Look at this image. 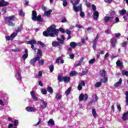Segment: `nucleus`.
Masks as SVG:
<instances>
[{
  "instance_id": "obj_53",
  "label": "nucleus",
  "mask_w": 128,
  "mask_h": 128,
  "mask_svg": "<svg viewBox=\"0 0 128 128\" xmlns=\"http://www.w3.org/2000/svg\"><path fill=\"white\" fill-rule=\"evenodd\" d=\"M82 10H78V12H80V16L81 18H84V12H82Z\"/></svg>"
},
{
  "instance_id": "obj_39",
  "label": "nucleus",
  "mask_w": 128,
  "mask_h": 128,
  "mask_svg": "<svg viewBox=\"0 0 128 128\" xmlns=\"http://www.w3.org/2000/svg\"><path fill=\"white\" fill-rule=\"evenodd\" d=\"M64 76H58V80L59 82H64Z\"/></svg>"
},
{
  "instance_id": "obj_25",
  "label": "nucleus",
  "mask_w": 128,
  "mask_h": 128,
  "mask_svg": "<svg viewBox=\"0 0 128 128\" xmlns=\"http://www.w3.org/2000/svg\"><path fill=\"white\" fill-rule=\"evenodd\" d=\"M24 28V26L22 24H21L20 27H18L17 29L16 30V32H17L16 34H18L20 32H22V28Z\"/></svg>"
},
{
  "instance_id": "obj_60",
  "label": "nucleus",
  "mask_w": 128,
  "mask_h": 128,
  "mask_svg": "<svg viewBox=\"0 0 128 128\" xmlns=\"http://www.w3.org/2000/svg\"><path fill=\"white\" fill-rule=\"evenodd\" d=\"M59 30H60V32H62V34H64V32H66V30H64L63 29V28H59Z\"/></svg>"
},
{
  "instance_id": "obj_11",
  "label": "nucleus",
  "mask_w": 128,
  "mask_h": 128,
  "mask_svg": "<svg viewBox=\"0 0 128 128\" xmlns=\"http://www.w3.org/2000/svg\"><path fill=\"white\" fill-rule=\"evenodd\" d=\"M64 40H66V38L64 35H61V38H58V37L57 38V40L59 42L60 44H64Z\"/></svg>"
},
{
  "instance_id": "obj_2",
  "label": "nucleus",
  "mask_w": 128,
  "mask_h": 128,
  "mask_svg": "<svg viewBox=\"0 0 128 128\" xmlns=\"http://www.w3.org/2000/svg\"><path fill=\"white\" fill-rule=\"evenodd\" d=\"M36 12L33 10L32 12V20H34V22H36V20L37 22H44V20L42 18V16L40 14L36 16Z\"/></svg>"
},
{
  "instance_id": "obj_44",
  "label": "nucleus",
  "mask_w": 128,
  "mask_h": 128,
  "mask_svg": "<svg viewBox=\"0 0 128 128\" xmlns=\"http://www.w3.org/2000/svg\"><path fill=\"white\" fill-rule=\"evenodd\" d=\"M28 54H23V56H22V58L24 60H26V58H28Z\"/></svg>"
},
{
  "instance_id": "obj_16",
  "label": "nucleus",
  "mask_w": 128,
  "mask_h": 128,
  "mask_svg": "<svg viewBox=\"0 0 128 128\" xmlns=\"http://www.w3.org/2000/svg\"><path fill=\"white\" fill-rule=\"evenodd\" d=\"M8 5V2L4 1V0H0V6H6Z\"/></svg>"
},
{
  "instance_id": "obj_18",
  "label": "nucleus",
  "mask_w": 128,
  "mask_h": 128,
  "mask_svg": "<svg viewBox=\"0 0 128 128\" xmlns=\"http://www.w3.org/2000/svg\"><path fill=\"white\" fill-rule=\"evenodd\" d=\"M58 62H60V64H64V60H62V56H59L56 60V64H58Z\"/></svg>"
},
{
  "instance_id": "obj_23",
  "label": "nucleus",
  "mask_w": 128,
  "mask_h": 128,
  "mask_svg": "<svg viewBox=\"0 0 128 128\" xmlns=\"http://www.w3.org/2000/svg\"><path fill=\"white\" fill-rule=\"evenodd\" d=\"M48 124L49 126H54V120L51 118L48 122Z\"/></svg>"
},
{
  "instance_id": "obj_48",
  "label": "nucleus",
  "mask_w": 128,
  "mask_h": 128,
  "mask_svg": "<svg viewBox=\"0 0 128 128\" xmlns=\"http://www.w3.org/2000/svg\"><path fill=\"white\" fill-rule=\"evenodd\" d=\"M41 92L42 94L46 95V94H48V91H46V90L43 88L41 90Z\"/></svg>"
},
{
  "instance_id": "obj_22",
  "label": "nucleus",
  "mask_w": 128,
  "mask_h": 128,
  "mask_svg": "<svg viewBox=\"0 0 128 128\" xmlns=\"http://www.w3.org/2000/svg\"><path fill=\"white\" fill-rule=\"evenodd\" d=\"M38 52L36 54V58L40 59L42 58V51L40 49H38Z\"/></svg>"
},
{
  "instance_id": "obj_29",
  "label": "nucleus",
  "mask_w": 128,
  "mask_h": 128,
  "mask_svg": "<svg viewBox=\"0 0 128 128\" xmlns=\"http://www.w3.org/2000/svg\"><path fill=\"white\" fill-rule=\"evenodd\" d=\"M84 58H82L79 62L74 65V66H80V64L84 62Z\"/></svg>"
},
{
  "instance_id": "obj_45",
  "label": "nucleus",
  "mask_w": 128,
  "mask_h": 128,
  "mask_svg": "<svg viewBox=\"0 0 128 128\" xmlns=\"http://www.w3.org/2000/svg\"><path fill=\"white\" fill-rule=\"evenodd\" d=\"M98 38H100V36H98V35H97L95 38V39L93 40L94 44H96L98 42Z\"/></svg>"
},
{
  "instance_id": "obj_26",
  "label": "nucleus",
  "mask_w": 128,
  "mask_h": 128,
  "mask_svg": "<svg viewBox=\"0 0 128 128\" xmlns=\"http://www.w3.org/2000/svg\"><path fill=\"white\" fill-rule=\"evenodd\" d=\"M42 76V70H40L38 74L35 75L36 78H40Z\"/></svg>"
},
{
  "instance_id": "obj_63",
  "label": "nucleus",
  "mask_w": 128,
  "mask_h": 128,
  "mask_svg": "<svg viewBox=\"0 0 128 128\" xmlns=\"http://www.w3.org/2000/svg\"><path fill=\"white\" fill-rule=\"evenodd\" d=\"M66 22V17L63 18L61 20V22Z\"/></svg>"
},
{
  "instance_id": "obj_52",
  "label": "nucleus",
  "mask_w": 128,
  "mask_h": 128,
  "mask_svg": "<svg viewBox=\"0 0 128 128\" xmlns=\"http://www.w3.org/2000/svg\"><path fill=\"white\" fill-rule=\"evenodd\" d=\"M19 15L20 16H24V12H22V10H20L19 11Z\"/></svg>"
},
{
  "instance_id": "obj_31",
  "label": "nucleus",
  "mask_w": 128,
  "mask_h": 128,
  "mask_svg": "<svg viewBox=\"0 0 128 128\" xmlns=\"http://www.w3.org/2000/svg\"><path fill=\"white\" fill-rule=\"evenodd\" d=\"M122 78H120L119 81L115 83L114 86H120V84H122Z\"/></svg>"
},
{
  "instance_id": "obj_58",
  "label": "nucleus",
  "mask_w": 128,
  "mask_h": 128,
  "mask_svg": "<svg viewBox=\"0 0 128 128\" xmlns=\"http://www.w3.org/2000/svg\"><path fill=\"white\" fill-rule=\"evenodd\" d=\"M78 90H82V86L80 84H78Z\"/></svg>"
},
{
  "instance_id": "obj_57",
  "label": "nucleus",
  "mask_w": 128,
  "mask_h": 128,
  "mask_svg": "<svg viewBox=\"0 0 128 128\" xmlns=\"http://www.w3.org/2000/svg\"><path fill=\"white\" fill-rule=\"evenodd\" d=\"M12 52H20V48H16L15 49H13L12 50Z\"/></svg>"
},
{
  "instance_id": "obj_59",
  "label": "nucleus",
  "mask_w": 128,
  "mask_h": 128,
  "mask_svg": "<svg viewBox=\"0 0 128 128\" xmlns=\"http://www.w3.org/2000/svg\"><path fill=\"white\" fill-rule=\"evenodd\" d=\"M18 120H15L14 121V126H18Z\"/></svg>"
},
{
  "instance_id": "obj_62",
  "label": "nucleus",
  "mask_w": 128,
  "mask_h": 128,
  "mask_svg": "<svg viewBox=\"0 0 128 128\" xmlns=\"http://www.w3.org/2000/svg\"><path fill=\"white\" fill-rule=\"evenodd\" d=\"M92 9L94 12H96V7L94 6V4L92 5Z\"/></svg>"
},
{
  "instance_id": "obj_10",
  "label": "nucleus",
  "mask_w": 128,
  "mask_h": 128,
  "mask_svg": "<svg viewBox=\"0 0 128 128\" xmlns=\"http://www.w3.org/2000/svg\"><path fill=\"white\" fill-rule=\"evenodd\" d=\"M38 60H40V58L38 57L34 58H33L30 60V64H32V66H34V64H36V62H38Z\"/></svg>"
},
{
  "instance_id": "obj_27",
  "label": "nucleus",
  "mask_w": 128,
  "mask_h": 128,
  "mask_svg": "<svg viewBox=\"0 0 128 128\" xmlns=\"http://www.w3.org/2000/svg\"><path fill=\"white\" fill-rule=\"evenodd\" d=\"M78 46V43L76 42H70V46L72 48H74Z\"/></svg>"
},
{
  "instance_id": "obj_21",
  "label": "nucleus",
  "mask_w": 128,
  "mask_h": 128,
  "mask_svg": "<svg viewBox=\"0 0 128 128\" xmlns=\"http://www.w3.org/2000/svg\"><path fill=\"white\" fill-rule=\"evenodd\" d=\"M88 72V70L86 69L85 71H82V72H79L78 75L80 76H86Z\"/></svg>"
},
{
  "instance_id": "obj_64",
  "label": "nucleus",
  "mask_w": 128,
  "mask_h": 128,
  "mask_svg": "<svg viewBox=\"0 0 128 128\" xmlns=\"http://www.w3.org/2000/svg\"><path fill=\"white\" fill-rule=\"evenodd\" d=\"M66 32L67 34H68V36H70V30H67L66 31Z\"/></svg>"
},
{
  "instance_id": "obj_7",
  "label": "nucleus",
  "mask_w": 128,
  "mask_h": 128,
  "mask_svg": "<svg viewBox=\"0 0 128 128\" xmlns=\"http://www.w3.org/2000/svg\"><path fill=\"white\" fill-rule=\"evenodd\" d=\"M98 98L96 94H94L92 96V99L91 102H89L88 106H92V104H94V102H98Z\"/></svg>"
},
{
  "instance_id": "obj_46",
  "label": "nucleus",
  "mask_w": 128,
  "mask_h": 128,
  "mask_svg": "<svg viewBox=\"0 0 128 128\" xmlns=\"http://www.w3.org/2000/svg\"><path fill=\"white\" fill-rule=\"evenodd\" d=\"M38 44H40L42 47L46 48V45L44 44L41 41H38Z\"/></svg>"
},
{
  "instance_id": "obj_13",
  "label": "nucleus",
  "mask_w": 128,
  "mask_h": 128,
  "mask_svg": "<svg viewBox=\"0 0 128 128\" xmlns=\"http://www.w3.org/2000/svg\"><path fill=\"white\" fill-rule=\"evenodd\" d=\"M116 64L118 66H119L120 70H122L124 68V64L120 61V60H118L116 62Z\"/></svg>"
},
{
  "instance_id": "obj_54",
  "label": "nucleus",
  "mask_w": 128,
  "mask_h": 128,
  "mask_svg": "<svg viewBox=\"0 0 128 128\" xmlns=\"http://www.w3.org/2000/svg\"><path fill=\"white\" fill-rule=\"evenodd\" d=\"M100 82H102L106 83V82H108V78L104 77L103 79L100 80Z\"/></svg>"
},
{
  "instance_id": "obj_38",
  "label": "nucleus",
  "mask_w": 128,
  "mask_h": 128,
  "mask_svg": "<svg viewBox=\"0 0 128 128\" xmlns=\"http://www.w3.org/2000/svg\"><path fill=\"white\" fill-rule=\"evenodd\" d=\"M60 42H54L52 43V46H53L56 47L58 46H60Z\"/></svg>"
},
{
  "instance_id": "obj_37",
  "label": "nucleus",
  "mask_w": 128,
  "mask_h": 128,
  "mask_svg": "<svg viewBox=\"0 0 128 128\" xmlns=\"http://www.w3.org/2000/svg\"><path fill=\"white\" fill-rule=\"evenodd\" d=\"M70 92H72V86L69 87L68 89L66 91L65 94L66 96H68V94H70Z\"/></svg>"
},
{
  "instance_id": "obj_8",
  "label": "nucleus",
  "mask_w": 128,
  "mask_h": 128,
  "mask_svg": "<svg viewBox=\"0 0 128 128\" xmlns=\"http://www.w3.org/2000/svg\"><path fill=\"white\" fill-rule=\"evenodd\" d=\"M110 42H111V45H110L111 48H116V45L118 44V40H116V38H112L110 40Z\"/></svg>"
},
{
  "instance_id": "obj_36",
  "label": "nucleus",
  "mask_w": 128,
  "mask_h": 128,
  "mask_svg": "<svg viewBox=\"0 0 128 128\" xmlns=\"http://www.w3.org/2000/svg\"><path fill=\"white\" fill-rule=\"evenodd\" d=\"M47 91L51 94L54 93V89H52V88L50 86L47 87Z\"/></svg>"
},
{
  "instance_id": "obj_50",
  "label": "nucleus",
  "mask_w": 128,
  "mask_h": 128,
  "mask_svg": "<svg viewBox=\"0 0 128 128\" xmlns=\"http://www.w3.org/2000/svg\"><path fill=\"white\" fill-rule=\"evenodd\" d=\"M122 74L123 76H128V72L126 71V70H123L122 71Z\"/></svg>"
},
{
  "instance_id": "obj_14",
  "label": "nucleus",
  "mask_w": 128,
  "mask_h": 128,
  "mask_svg": "<svg viewBox=\"0 0 128 128\" xmlns=\"http://www.w3.org/2000/svg\"><path fill=\"white\" fill-rule=\"evenodd\" d=\"M16 18V16L13 15L11 16L6 17L5 18V21H8V22H13V20H14Z\"/></svg>"
},
{
  "instance_id": "obj_15",
  "label": "nucleus",
  "mask_w": 128,
  "mask_h": 128,
  "mask_svg": "<svg viewBox=\"0 0 128 128\" xmlns=\"http://www.w3.org/2000/svg\"><path fill=\"white\" fill-rule=\"evenodd\" d=\"M42 104H40L41 108L42 110H44L46 106H48V103L46 102H44V100H41Z\"/></svg>"
},
{
  "instance_id": "obj_5",
  "label": "nucleus",
  "mask_w": 128,
  "mask_h": 128,
  "mask_svg": "<svg viewBox=\"0 0 128 128\" xmlns=\"http://www.w3.org/2000/svg\"><path fill=\"white\" fill-rule=\"evenodd\" d=\"M30 94L32 98L34 100V102H38V95L36 92L34 90L31 91Z\"/></svg>"
},
{
  "instance_id": "obj_28",
  "label": "nucleus",
  "mask_w": 128,
  "mask_h": 128,
  "mask_svg": "<svg viewBox=\"0 0 128 128\" xmlns=\"http://www.w3.org/2000/svg\"><path fill=\"white\" fill-rule=\"evenodd\" d=\"M6 24L10 26H14V24L12 22V21H5Z\"/></svg>"
},
{
  "instance_id": "obj_42",
  "label": "nucleus",
  "mask_w": 128,
  "mask_h": 128,
  "mask_svg": "<svg viewBox=\"0 0 128 128\" xmlns=\"http://www.w3.org/2000/svg\"><path fill=\"white\" fill-rule=\"evenodd\" d=\"M76 74H78V72L76 71H71L70 74V75L72 76H76Z\"/></svg>"
},
{
  "instance_id": "obj_20",
  "label": "nucleus",
  "mask_w": 128,
  "mask_h": 128,
  "mask_svg": "<svg viewBox=\"0 0 128 128\" xmlns=\"http://www.w3.org/2000/svg\"><path fill=\"white\" fill-rule=\"evenodd\" d=\"M52 12V10H50L48 11H46L43 14L44 16H48V17L50 16V13Z\"/></svg>"
},
{
  "instance_id": "obj_9",
  "label": "nucleus",
  "mask_w": 128,
  "mask_h": 128,
  "mask_svg": "<svg viewBox=\"0 0 128 128\" xmlns=\"http://www.w3.org/2000/svg\"><path fill=\"white\" fill-rule=\"evenodd\" d=\"M18 36V33H12L10 36H6L7 40H12L14 38H16Z\"/></svg>"
},
{
  "instance_id": "obj_40",
  "label": "nucleus",
  "mask_w": 128,
  "mask_h": 128,
  "mask_svg": "<svg viewBox=\"0 0 128 128\" xmlns=\"http://www.w3.org/2000/svg\"><path fill=\"white\" fill-rule=\"evenodd\" d=\"M100 76H106V70H103L100 72Z\"/></svg>"
},
{
  "instance_id": "obj_49",
  "label": "nucleus",
  "mask_w": 128,
  "mask_h": 128,
  "mask_svg": "<svg viewBox=\"0 0 128 128\" xmlns=\"http://www.w3.org/2000/svg\"><path fill=\"white\" fill-rule=\"evenodd\" d=\"M49 69L50 72H54V65L50 66H49Z\"/></svg>"
},
{
  "instance_id": "obj_3",
  "label": "nucleus",
  "mask_w": 128,
  "mask_h": 128,
  "mask_svg": "<svg viewBox=\"0 0 128 128\" xmlns=\"http://www.w3.org/2000/svg\"><path fill=\"white\" fill-rule=\"evenodd\" d=\"M80 0H76L74 3H73V10L74 12H78V10H82V5L80 4L78 6H76L78 4H80Z\"/></svg>"
},
{
  "instance_id": "obj_24",
  "label": "nucleus",
  "mask_w": 128,
  "mask_h": 128,
  "mask_svg": "<svg viewBox=\"0 0 128 128\" xmlns=\"http://www.w3.org/2000/svg\"><path fill=\"white\" fill-rule=\"evenodd\" d=\"M62 98V94L60 93H56L55 100H60Z\"/></svg>"
},
{
  "instance_id": "obj_61",
  "label": "nucleus",
  "mask_w": 128,
  "mask_h": 128,
  "mask_svg": "<svg viewBox=\"0 0 128 128\" xmlns=\"http://www.w3.org/2000/svg\"><path fill=\"white\" fill-rule=\"evenodd\" d=\"M2 12L3 14H6V8H4L2 10Z\"/></svg>"
},
{
  "instance_id": "obj_32",
  "label": "nucleus",
  "mask_w": 128,
  "mask_h": 128,
  "mask_svg": "<svg viewBox=\"0 0 128 128\" xmlns=\"http://www.w3.org/2000/svg\"><path fill=\"white\" fill-rule=\"evenodd\" d=\"M36 44V42L34 40H30V41L27 42V44H30L31 46H32L34 44Z\"/></svg>"
},
{
  "instance_id": "obj_56",
  "label": "nucleus",
  "mask_w": 128,
  "mask_h": 128,
  "mask_svg": "<svg viewBox=\"0 0 128 128\" xmlns=\"http://www.w3.org/2000/svg\"><path fill=\"white\" fill-rule=\"evenodd\" d=\"M62 2H63V6H68V2H66V0H61Z\"/></svg>"
},
{
  "instance_id": "obj_33",
  "label": "nucleus",
  "mask_w": 128,
  "mask_h": 128,
  "mask_svg": "<svg viewBox=\"0 0 128 128\" xmlns=\"http://www.w3.org/2000/svg\"><path fill=\"white\" fill-rule=\"evenodd\" d=\"M122 120H128V113L125 112L122 114Z\"/></svg>"
},
{
  "instance_id": "obj_17",
  "label": "nucleus",
  "mask_w": 128,
  "mask_h": 128,
  "mask_svg": "<svg viewBox=\"0 0 128 128\" xmlns=\"http://www.w3.org/2000/svg\"><path fill=\"white\" fill-rule=\"evenodd\" d=\"M100 14H98V11L94 12L93 14L94 19L95 20H98V18Z\"/></svg>"
},
{
  "instance_id": "obj_6",
  "label": "nucleus",
  "mask_w": 128,
  "mask_h": 128,
  "mask_svg": "<svg viewBox=\"0 0 128 128\" xmlns=\"http://www.w3.org/2000/svg\"><path fill=\"white\" fill-rule=\"evenodd\" d=\"M88 94H81L79 96V100L80 102H82V100H88Z\"/></svg>"
},
{
  "instance_id": "obj_47",
  "label": "nucleus",
  "mask_w": 128,
  "mask_h": 128,
  "mask_svg": "<svg viewBox=\"0 0 128 128\" xmlns=\"http://www.w3.org/2000/svg\"><path fill=\"white\" fill-rule=\"evenodd\" d=\"M100 86H102V82H98L94 84L95 88H100Z\"/></svg>"
},
{
  "instance_id": "obj_41",
  "label": "nucleus",
  "mask_w": 128,
  "mask_h": 128,
  "mask_svg": "<svg viewBox=\"0 0 128 128\" xmlns=\"http://www.w3.org/2000/svg\"><path fill=\"white\" fill-rule=\"evenodd\" d=\"M126 12V10L123 9L122 10H119V14L120 16H124Z\"/></svg>"
},
{
  "instance_id": "obj_34",
  "label": "nucleus",
  "mask_w": 128,
  "mask_h": 128,
  "mask_svg": "<svg viewBox=\"0 0 128 128\" xmlns=\"http://www.w3.org/2000/svg\"><path fill=\"white\" fill-rule=\"evenodd\" d=\"M38 64L40 66H44V60L42 59H41V60L39 59L38 60Z\"/></svg>"
},
{
  "instance_id": "obj_51",
  "label": "nucleus",
  "mask_w": 128,
  "mask_h": 128,
  "mask_svg": "<svg viewBox=\"0 0 128 128\" xmlns=\"http://www.w3.org/2000/svg\"><path fill=\"white\" fill-rule=\"evenodd\" d=\"M116 106L119 112H120V110H122V107H120V103H117Z\"/></svg>"
},
{
  "instance_id": "obj_30",
  "label": "nucleus",
  "mask_w": 128,
  "mask_h": 128,
  "mask_svg": "<svg viewBox=\"0 0 128 128\" xmlns=\"http://www.w3.org/2000/svg\"><path fill=\"white\" fill-rule=\"evenodd\" d=\"M70 80V78L68 76H64L63 82L66 84L69 82Z\"/></svg>"
},
{
  "instance_id": "obj_1",
  "label": "nucleus",
  "mask_w": 128,
  "mask_h": 128,
  "mask_svg": "<svg viewBox=\"0 0 128 128\" xmlns=\"http://www.w3.org/2000/svg\"><path fill=\"white\" fill-rule=\"evenodd\" d=\"M55 36L58 34V30L56 29V26L52 25L47 28V30L43 32L44 36H52L54 37Z\"/></svg>"
},
{
  "instance_id": "obj_43",
  "label": "nucleus",
  "mask_w": 128,
  "mask_h": 128,
  "mask_svg": "<svg viewBox=\"0 0 128 128\" xmlns=\"http://www.w3.org/2000/svg\"><path fill=\"white\" fill-rule=\"evenodd\" d=\"M126 97V106H128V91L126 92L125 94Z\"/></svg>"
},
{
  "instance_id": "obj_55",
  "label": "nucleus",
  "mask_w": 128,
  "mask_h": 128,
  "mask_svg": "<svg viewBox=\"0 0 128 128\" xmlns=\"http://www.w3.org/2000/svg\"><path fill=\"white\" fill-rule=\"evenodd\" d=\"M96 62V58H92L90 60L88 61V64H92L94 62Z\"/></svg>"
},
{
  "instance_id": "obj_19",
  "label": "nucleus",
  "mask_w": 128,
  "mask_h": 128,
  "mask_svg": "<svg viewBox=\"0 0 128 128\" xmlns=\"http://www.w3.org/2000/svg\"><path fill=\"white\" fill-rule=\"evenodd\" d=\"M112 20H114V17L105 16L104 18L105 22H112Z\"/></svg>"
},
{
  "instance_id": "obj_12",
  "label": "nucleus",
  "mask_w": 128,
  "mask_h": 128,
  "mask_svg": "<svg viewBox=\"0 0 128 128\" xmlns=\"http://www.w3.org/2000/svg\"><path fill=\"white\" fill-rule=\"evenodd\" d=\"M26 110L27 112H36V108L32 106L26 107Z\"/></svg>"
},
{
  "instance_id": "obj_35",
  "label": "nucleus",
  "mask_w": 128,
  "mask_h": 128,
  "mask_svg": "<svg viewBox=\"0 0 128 128\" xmlns=\"http://www.w3.org/2000/svg\"><path fill=\"white\" fill-rule=\"evenodd\" d=\"M92 114L94 118H96V116H98V114H96V109L92 110Z\"/></svg>"
},
{
  "instance_id": "obj_4",
  "label": "nucleus",
  "mask_w": 128,
  "mask_h": 128,
  "mask_svg": "<svg viewBox=\"0 0 128 128\" xmlns=\"http://www.w3.org/2000/svg\"><path fill=\"white\" fill-rule=\"evenodd\" d=\"M22 70L20 68L16 70V73L15 74V77L18 80H22Z\"/></svg>"
}]
</instances>
